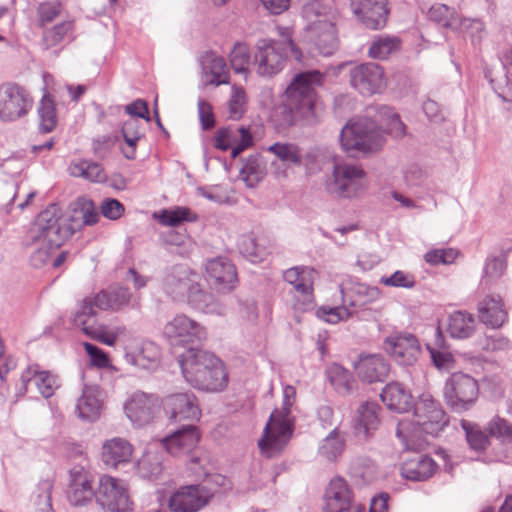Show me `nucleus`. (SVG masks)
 <instances>
[{
    "mask_svg": "<svg viewBox=\"0 0 512 512\" xmlns=\"http://www.w3.org/2000/svg\"><path fill=\"white\" fill-rule=\"evenodd\" d=\"M490 436L499 439L502 443L512 444V424L499 416H494L487 424Z\"/></svg>",
    "mask_w": 512,
    "mask_h": 512,
    "instance_id": "obj_58",
    "label": "nucleus"
},
{
    "mask_svg": "<svg viewBox=\"0 0 512 512\" xmlns=\"http://www.w3.org/2000/svg\"><path fill=\"white\" fill-rule=\"evenodd\" d=\"M381 400L393 411L405 413L412 407L413 397L409 390L398 382L388 383L382 390Z\"/></svg>",
    "mask_w": 512,
    "mask_h": 512,
    "instance_id": "obj_32",
    "label": "nucleus"
},
{
    "mask_svg": "<svg viewBox=\"0 0 512 512\" xmlns=\"http://www.w3.org/2000/svg\"><path fill=\"white\" fill-rule=\"evenodd\" d=\"M63 5L60 1H45L37 6V26L45 28L60 16Z\"/></svg>",
    "mask_w": 512,
    "mask_h": 512,
    "instance_id": "obj_57",
    "label": "nucleus"
},
{
    "mask_svg": "<svg viewBox=\"0 0 512 512\" xmlns=\"http://www.w3.org/2000/svg\"><path fill=\"white\" fill-rule=\"evenodd\" d=\"M75 232L74 227L57 204L49 205L39 213L28 232L30 244H49L52 248L61 247Z\"/></svg>",
    "mask_w": 512,
    "mask_h": 512,
    "instance_id": "obj_5",
    "label": "nucleus"
},
{
    "mask_svg": "<svg viewBox=\"0 0 512 512\" xmlns=\"http://www.w3.org/2000/svg\"><path fill=\"white\" fill-rule=\"evenodd\" d=\"M341 293L344 305L337 307H320L317 310V316L319 318L327 323L336 324L340 321H345L352 316V312L346 305L348 303L347 294L343 290H341Z\"/></svg>",
    "mask_w": 512,
    "mask_h": 512,
    "instance_id": "obj_55",
    "label": "nucleus"
},
{
    "mask_svg": "<svg viewBox=\"0 0 512 512\" xmlns=\"http://www.w3.org/2000/svg\"><path fill=\"white\" fill-rule=\"evenodd\" d=\"M195 278L199 276L188 267L178 265L172 267L164 275L161 287L163 292L173 301L185 299Z\"/></svg>",
    "mask_w": 512,
    "mask_h": 512,
    "instance_id": "obj_21",
    "label": "nucleus"
},
{
    "mask_svg": "<svg viewBox=\"0 0 512 512\" xmlns=\"http://www.w3.org/2000/svg\"><path fill=\"white\" fill-rule=\"evenodd\" d=\"M94 475L82 466H75L69 471L66 491L67 500L73 506H85L95 496Z\"/></svg>",
    "mask_w": 512,
    "mask_h": 512,
    "instance_id": "obj_18",
    "label": "nucleus"
},
{
    "mask_svg": "<svg viewBox=\"0 0 512 512\" xmlns=\"http://www.w3.org/2000/svg\"><path fill=\"white\" fill-rule=\"evenodd\" d=\"M454 30L460 31L469 36L473 43L479 42L485 34V26L480 19L459 17Z\"/></svg>",
    "mask_w": 512,
    "mask_h": 512,
    "instance_id": "obj_60",
    "label": "nucleus"
},
{
    "mask_svg": "<svg viewBox=\"0 0 512 512\" xmlns=\"http://www.w3.org/2000/svg\"><path fill=\"white\" fill-rule=\"evenodd\" d=\"M249 64V47L241 42L236 43L230 53V65L232 69L238 74H243L246 78L250 72Z\"/></svg>",
    "mask_w": 512,
    "mask_h": 512,
    "instance_id": "obj_54",
    "label": "nucleus"
},
{
    "mask_svg": "<svg viewBox=\"0 0 512 512\" xmlns=\"http://www.w3.org/2000/svg\"><path fill=\"white\" fill-rule=\"evenodd\" d=\"M383 349L402 366H412L421 354L418 339L409 332H394L386 336L383 340Z\"/></svg>",
    "mask_w": 512,
    "mask_h": 512,
    "instance_id": "obj_16",
    "label": "nucleus"
},
{
    "mask_svg": "<svg viewBox=\"0 0 512 512\" xmlns=\"http://www.w3.org/2000/svg\"><path fill=\"white\" fill-rule=\"evenodd\" d=\"M94 334V340H97L107 346H114L117 341L127 338L129 336V331L124 325H118L111 328H108L104 325H99L96 332H92Z\"/></svg>",
    "mask_w": 512,
    "mask_h": 512,
    "instance_id": "obj_56",
    "label": "nucleus"
},
{
    "mask_svg": "<svg viewBox=\"0 0 512 512\" xmlns=\"http://www.w3.org/2000/svg\"><path fill=\"white\" fill-rule=\"evenodd\" d=\"M460 426L465 432L466 440L471 449L475 451H483L488 447L490 443L489 437L478 425L462 419L460 421Z\"/></svg>",
    "mask_w": 512,
    "mask_h": 512,
    "instance_id": "obj_52",
    "label": "nucleus"
},
{
    "mask_svg": "<svg viewBox=\"0 0 512 512\" xmlns=\"http://www.w3.org/2000/svg\"><path fill=\"white\" fill-rule=\"evenodd\" d=\"M163 335L173 346L201 343L207 338L204 326L185 314H177L163 328Z\"/></svg>",
    "mask_w": 512,
    "mask_h": 512,
    "instance_id": "obj_11",
    "label": "nucleus"
},
{
    "mask_svg": "<svg viewBox=\"0 0 512 512\" xmlns=\"http://www.w3.org/2000/svg\"><path fill=\"white\" fill-rule=\"evenodd\" d=\"M358 376L368 382H382L389 374L390 366L382 355L373 354L360 358L355 365Z\"/></svg>",
    "mask_w": 512,
    "mask_h": 512,
    "instance_id": "obj_29",
    "label": "nucleus"
},
{
    "mask_svg": "<svg viewBox=\"0 0 512 512\" xmlns=\"http://www.w3.org/2000/svg\"><path fill=\"white\" fill-rule=\"evenodd\" d=\"M267 151L286 166H300L302 164V150L294 143L276 142L270 145Z\"/></svg>",
    "mask_w": 512,
    "mask_h": 512,
    "instance_id": "obj_43",
    "label": "nucleus"
},
{
    "mask_svg": "<svg viewBox=\"0 0 512 512\" xmlns=\"http://www.w3.org/2000/svg\"><path fill=\"white\" fill-rule=\"evenodd\" d=\"M349 76L352 87L364 96L382 93L386 88L384 71L374 63L354 66L350 69Z\"/></svg>",
    "mask_w": 512,
    "mask_h": 512,
    "instance_id": "obj_17",
    "label": "nucleus"
},
{
    "mask_svg": "<svg viewBox=\"0 0 512 512\" xmlns=\"http://www.w3.org/2000/svg\"><path fill=\"white\" fill-rule=\"evenodd\" d=\"M345 449L344 434L335 427L321 442L318 455L329 462H334Z\"/></svg>",
    "mask_w": 512,
    "mask_h": 512,
    "instance_id": "obj_40",
    "label": "nucleus"
},
{
    "mask_svg": "<svg viewBox=\"0 0 512 512\" xmlns=\"http://www.w3.org/2000/svg\"><path fill=\"white\" fill-rule=\"evenodd\" d=\"M40 118V130L44 133H49L57 125V114L54 101L48 94H45L38 108Z\"/></svg>",
    "mask_w": 512,
    "mask_h": 512,
    "instance_id": "obj_51",
    "label": "nucleus"
},
{
    "mask_svg": "<svg viewBox=\"0 0 512 512\" xmlns=\"http://www.w3.org/2000/svg\"><path fill=\"white\" fill-rule=\"evenodd\" d=\"M199 278H195L185 299L187 303L194 309L207 314H221L222 306L215 297L204 290L198 282Z\"/></svg>",
    "mask_w": 512,
    "mask_h": 512,
    "instance_id": "obj_33",
    "label": "nucleus"
},
{
    "mask_svg": "<svg viewBox=\"0 0 512 512\" xmlns=\"http://www.w3.org/2000/svg\"><path fill=\"white\" fill-rule=\"evenodd\" d=\"M69 173L73 177H81L91 182L101 183L107 176L102 166L96 162L87 160L74 161L69 165Z\"/></svg>",
    "mask_w": 512,
    "mask_h": 512,
    "instance_id": "obj_42",
    "label": "nucleus"
},
{
    "mask_svg": "<svg viewBox=\"0 0 512 512\" xmlns=\"http://www.w3.org/2000/svg\"><path fill=\"white\" fill-rule=\"evenodd\" d=\"M478 397V382L466 373H452L444 383V401L455 413H463L471 410L475 406Z\"/></svg>",
    "mask_w": 512,
    "mask_h": 512,
    "instance_id": "obj_10",
    "label": "nucleus"
},
{
    "mask_svg": "<svg viewBox=\"0 0 512 512\" xmlns=\"http://www.w3.org/2000/svg\"><path fill=\"white\" fill-rule=\"evenodd\" d=\"M33 100L25 88L16 83L0 85V118L13 121L23 117L32 108Z\"/></svg>",
    "mask_w": 512,
    "mask_h": 512,
    "instance_id": "obj_15",
    "label": "nucleus"
},
{
    "mask_svg": "<svg viewBox=\"0 0 512 512\" xmlns=\"http://www.w3.org/2000/svg\"><path fill=\"white\" fill-rule=\"evenodd\" d=\"M436 462L427 455H415L406 459L400 468L401 476L411 481H426L433 476Z\"/></svg>",
    "mask_w": 512,
    "mask_h": 512,
    "instance_id": "obj_30",
    "label": "nucleus"
},
{
    "mask_svg": "<svg viewBox=\"0 0 512 512\" xmlns=\"http://www.w3.org/2000/svg\"><path fill=\"white\" fill-rule=\"evenodd\" d=\"M351 291L354 299L348 300L350 307H362L376 302L382 296L381 290L376 286H369L364 283H355Z\"/></svg>",
    "mask_w": 512,
    "mask_h": 512,
    "instance_id": "obj_47",
    "label": "nucleus"
},
{
    "mask_svg": "<svg viewBox=\"0 0 512 512\" xmlns=\"http://www.w3.org/2000/svg\"><path fill=\"white\" fill-rule=\"evenodd\" d=\"M329 377L332 384L341 392L348 393L353 384L352 376L342 366L334 365L329 370Z\"/></svg>",
    "mask_w": 512,
    "mask_h": 512,
    "instance_id": "obj_63",
    "label": "nucleus"
},
{
    "mask_svg": "<svg viewBox=\"0 0 512 512\" xmlns=\"http://www.w3.org/2000/svg\"><path fill=\"white\" fill-rule=\"evenodd\" d=\"M476 331V319L467 311H455L448 316L447 332L455 339L470 338Z\"/></svg>",
    "mask_w": 512,
    "mask_h": 512,
    "instance_id": "obj_36",
    "label": "nucleus"
},
{
    "mask_svg": "<svg viewBox=\"0 0 512 512\" xmlns=\"http://www.w3.org/2000/svg\"><path fill=\"white\" fill-rule=\"evenodd\" d=\"M200 440L198 428L191 424H184L180 429L162 439L164 449L174 456H181L193 451Z\"/></svg>",
    "mask_w": 512,
    "mask_h": 512,
    "instance_id": "obj_22",
    "label": "nucleus"
},
{
    "mask_svg": "<svg viewBox=\"0 0 512 512\" xmlns=\"http://www.w3.org/2000/svg\"><path fill=\"white\" fill-rule=\"evenodd\" d=\"M198 215L187 207H175L165 209L158 215V220L162 225L176 227L183 222H195Z\"/></svg>",
    "mask_w": 512,
    "mask_h": 512,
    "instance_id": "obj_48",
    "label": "nucleus"
},
{
    "mask_svg": "<svg viewBox=\"0 0 512 512\" xmlns=\"http://www.w3.org/2000/svg\"><path fill=\"white\" fill-rule=\"evenodd\" d=\"M353 502V493L341 477L333 478L325 492L324 512H348Z\"/></svg>",
    "mask_w": 512,
    "mask_h": 512,
    "instance_id": "obj_23",
    "label": "nucleus"
},
{
    "mask_svg": "<svg viewBox=\"0 0 512 512\" xmlns=\"http://www.w3.org/2000/svg\"><path fill=\"white\" fill-rule=\"evenodd\" d=\"M74 30L73 20H65L45 28L41 38L43 47L48 50L60 45L67 38H73Z\"/></svg>",
    "mask_w": 512,
    "mask_h": 512,
    "instance_id": "obj_39",
    "label": "nucleus"
},
{
    "mask_svg": "<svg viewBox=\"0 0 512 512\" xmlns=\"http://www.w3.org/2000/svg\"><path fill=\"white\" fill-rule=\"evenodd\" d=\"M284 401L281 411L275 410L267 422L262 438L258 441V447L267 458L280 454L288 443L291 434V423L288 418L290 408L296 398V390L293 386H286L283 390Z\"/></svg>",
    "mask_w": 512,
    "mask_h": 512,
    "instance_id": "obj_4",
    "label": "nucleus"
},
{
    "mask_svg": "<svg viewBox=\"0 0 512 512\" xmlns=\"http://www.w3.org/2000/svg\"><path fill=\"white\" fill-rule=\"evenodd\" d=\"M379 282L387 287L412 289L416 285L415 276L403 270H397L390 276H382Z\"/></svg>",
    "mask_w": 512,
    "mask_h": 512,
    "instance_id": "obj_62",
    "label": "nucleus"
},
{
    "mask_svg": "<svg viewBox=\"0 0 512 512\" xmlns=\"http://www.w3.org/2000/svg\"><path fill=\"white\" fill-rule=\"evenodd\" d=\"M381 407L374 401H365L356 409L354 417L355 433L368 438L380 425Z\"/></svg>",
    "mask_w": 512,
    "mask_h": 512,
    "instance_id": "obj_25",
    "label": "nucleus"
},
{
    "mask_svg": "<svg viewBox=\"0 0 512 512\" xmlns=\"http://www.w3.org/2000/svg\"><path fill=\"white\" fill-rule=\"evenodd\" d=\"M385 141L382 129L375 121L366 118L347 123L340 133L341 146L346 152H375Z\"/></svg>",
    "mask_w": 512,
    "mask_h": 512,
    "instance_id": "obj_6",
    "label": "nucleus"
},
{
    "mask_svg": "<svg viewBox=\"0 0 512 512\" xmlns=\"http://www.w3.org/2000/svg\"><path fill=\"white\" fill-rule=\"evenodd\" d=\"M74 214L82 219L83 225H94L99 221L97 207L91 199L80 197L72 203Z\"/></svg>",
    "mask_w": 512,
    "mask_h": 512,
    "instance_id": "obj_53",
    "label": "nucleus"
},
{
    "mask_svg": "<svg viewBox=\"0 0 512 512\" xmlns=\"http://www.w3.org/2000/svg\"><path fill=\"white\" fill-rule=\"evenodd\" d=\"M208 280L218 289L231 290L237 281L236 268L227 258L218 257L206 263Z\"/></svg>",
    "mask_w": 512,
    "mask_h": 512,
    "instance_id": "obj_24",
    "label": "nucleus"
},
{
    "mask_svg": "<svg viewBox=\"0 0 512 512\" xmlns=\"http://www.w3.org/2000/svg\"><path fill=\"white\" fill-rule=\"evenodd\" d=\"M203 70L210 75L208 84L219 86L229 83L227 65L223 57L207 52L202 59Z\"/></svg>",
    "mask_w": 512,
    "mask_h": 512,
    "instance_id": "obj_38",
    "label": "nucleus"
},
{
    "mask_svg": "<svg viewBox=\"0 0 512 512\" xmlns=\"http://www.w3.org/2000/svg\"><path fill=\"white\" fill-rule=\"evenodd\" d=\"M159 346L149 340H143L135 354V364L144 369H152L160 362Z\"/></svg>",
    "mask_w": 512,
    "mask_h": 512,
    "instance_id": "obj_46",
    "label": "nucleus"
},
{
    "mask_svg": "<svg viewBox=\"0 0 512 512\" xmlns=\"http://www.w3.org/2000/svg\"><path fill=\"white\" fill-rule=\"evenodd\" d=\"M96 500L105 512H129L132 502L126 484L109 475L99 479Z\"/></svg>",
    "mask_w": 512,
    "mask_h": 512,
    "instance_id": "obj_12",
    "label": "nucleus"
},
{
    "mask_svg": "<svg viewBox=\"0 0 512 512\" xmlns=\"http://www.w3.org/2000/svg\"><path fill=\"white\" fill-rule=\"evenodd\" d=\"M431 20L441 24L443 27L453 29L456 27L459 16L454 9L445 4H435L429 9Z\"/></svg>",
    "mask_w": 512,
    "mask_h": 512,
    "instance_id": "obj_59",
    "label": "nucleus"
},
{
    "mask_svg": "<svg viewBox=\"0 0 512 512\" xmlns=\"http://www.w3.org/2000/svg\"><path fill=\"white\" fill-rule=\"evenodd\" d=\"M133 451V446L126 439L115 437L103 443L102 460L106 466L117 469L132 460Z\"/></svg>",
    "mask_w": 512,
    "mask_h": 512,
    "instance_id": "obj_27",
    "label": "nucleus"
},
{
    "mask_svg": "<svg viewBox=\"0 0 512 512\" xmlns=\"http://www.w3.org/2000/svg\"><path fill=\"white\" fill-rule=\"evenodd\" d=\"M240 252L251 262H260L264 259L266 252L260 248L255 239L247 237L239 244Z\"/></svg>",
    "mask_w": 512,
    "mask_h": 512,
    "instance_id": "obj_64",
    "label": "nucleus"
},
{
    "mask_svg": "<svg viewBox=\"0 0 512 512\" xmlns=\"http://www.w3.org/2000/svg\"><path fill=\"white\" fill-rule=\"evenodd\" d=\"M315 275L316 271L311 267L295 266L287 269L283 274V278L293 286L297 293L310 301L313 294Z\"/></svg>",
    "mask_w": 512,
    "mask_h": 512,
    "instance_id": "obj_31",
    "label": "nucleus"
},
{
    "mask_svg": "<svg viewBox=\"0 0 512 512\" xmlns=\"http://www.w3.org/2000/svg\"><path fill=\"white\" fill-rule=\"evenodd\" d=\"M96 306L94 305V297L85 298L73 316V324L80 327L82 332L93 338L99 325L96 323Z\"/></svg>",
    "mask_w": 512,
    "mask_h": 512,
    "instance_id": "obj_37",
    "label": "nucleus"
},
{
    "mask_svg": "<svg viewBox=\"0 0 512 512\" xmlns=\"http://www.w3.org/2000/svg\"><path fill=\"white\" fill-rule=\"evenodd\" d=\"M161 406L172 423L194 422L201 417L199 402L190 391L172 393L161 400Z\"/></svg>",
    "mask_w": 512,
    "mask_h": 512,
    "instance_id": "obj_13",
    "label": "nucleus"
},
{
    "mask_svg": "<svg viewBox=\"0 0 512 512\" xmlns=\"http://www.w3.org/2000/svg\"><path fill=\"white\" fill-rule=\"evenodd\" d=\"M318 2H310L303 6V17L308 21L307 33L309 40L314 44L320 54L332 55L337 47L338 40L335 25L326 19L320 11Z\"/></svg>",
    "mask_w": 512,
    "mask_h": 512,
    "instance_id": "obj_9",
    "label": "nucleus"
},
{
    "mask_svg": "<svg viewBox=\"0 0 512 512\" xmlns=\"http://www.w3.org/2000/svg\"><path fill=\"white\" fill-rule=\"evenodd\" d=\"M246 110V94L243 88L233 85L228 102L229 118L239 120Z\"/></svg>",
    "mask_w": 512,
    "mask_h": 512,
    "instance_id": "obj_61",
    "label": "nucleus"
},
{
    "mask_svg": "<svg viewBox=\"0 0 512 512\" xmlns=\"http://www.w3.org/2000/svg\"><path fill=\"white\" fill-rule=\"evenodd\" d=\"M161 401L154 394L135 391L125 400L123 409L126 417L136 427L150 424L160 412Z\"/></svg>",
    "mask_w": 512,
    "mask_h": 512,
    "instance_id": "obj_14",
    "label": "nucleus"
},
{
    "mask_svg": "<svg viewBox=\"0 0 512 512\" xmlns=\"http://www.w3.org/2000/svg\"><path fill=\"white\" fill-rule=\"evenodd\" d=\"M326 188L328 192L340 198H359L369 188L367 173L358 164L335 163Z\"/></svg>",
    "mask_w": 512,
    "mask_h": 512,
    "instance_id": "obj_8",
    "label": "nucleus"
},
{
    "mask_svg": "<svg viewBox=\"0 0 512 512\" xmlns=\"http://www.w3.org/2000/svg\"><path fill=\"white\" fill-rule=\"evenodd\" d=\"M162 453L157 450H148L137 462L139 475L147 479H156L162 473Z\"/></svg>",
    "mask_w": 512,
    "mask_h": 512,
    "instance_id": "obj_44",
    "label": "nucleus"
},
{
    "mask_svg": "<svg viewBox=\"0 0 512 512\" xmlns=\"http://www.w3.org/2000/svg\"><path fill=\"white\" fill-rule=\"evenodd\" d=\"M100 390L96 385H86L81 397L78 399L76 410L78 416L88 421L96 420L102 408V402L99 398Z\"/></svg>",
    "mask_w": 512,
    "mask_h": 512,
    "instance_id": "obj_34",
    "label": "nucleus"
},
{
    "mask_svg": "<svg viewBox=\"0 0 512 512\" xmlns=\"http://www.w3.org/2000/svg\"><path fill=\"white\" fill-rule=\"evenodd\" d=\"M93 297L97 309L119 311L128 306L132 294L126 287H117L110 291H101Z\"/></svg>",
    "mask_w": 512,
    "mask_h": 512,
    "instance_id": "obj_35",
    "label": "nucleus"
},
{
    "mask_svg": "<svg viewBox=\"0 0 512 512\" xmlns=\"http://www.w3.org/2000/svg\"><path fill=\"white\" fill-rule=\"evenodd\" d=\"M478 316L480 321L488 327L499 328L507 320V311L499 295L485 296L478 303Z\"/></svg>",
    "mask_w": 512,
    "mask_h": 512,
    "instance_id": "obj_28",
    "label": "nucleus"
},
{
    "mask_svg": "<svg viewBox=\"0 0 512 512\" xmlns=\"http://www.w3.org/2000/svg\"><path fill=\"white\" fill-rule=\"evenodd\" d=\"M326 74L319 70L297 73L284 93L283 113L289 125L312 126L320 121L323 107L316 88L324 84Z\"/></svg>",
    "mask_w": 512,
    "mask_h": 512,
    "instance_id": "obj_1",
    "label": "nucleus"
},
{
    "mask_svg": "<svg viewBox=\"0 0 512 512\" xmlns=\"http://www.w3.org/2000/svg\"><path fill=\"white\" fill-rule=\"evenodd\" d=\"M140 126V121L133 117H130L122 125L121 133L127 144V148L123 149V154L127 159L135 158L136 145L143 136Z\"/></svg>",
    "mask_w": 512,
    "mask_h": 512,
    "instance_id": "obj_45",
    "label": "nucleus"
},
{
    "mask_svg": "<svg viewBox=\"0 0 512 512\" xmlns=\"http://www.w3.org/2000/svg\"><path fill=\"white\" fill-rule=\"evenodd\" d=\"M214 142L217 149L231 150L232 158H236L253 145V137L249 129L244 126H229L217 130Z\"/></svg>",
    "mask_w": 512,
    "mask_h": 512,
    "instance_id": "obj_20",
    "label": "nucleus"
},
{
    "mask_svg": "<svg viewBox=\"0 0 512 512\" xmlns=\"http://www.w3.org/2000/svg\"><path fill=\"white\" fill-rule=\"evenodd\" d=\"M354 13L367 28L380 29L387 21V0H362Z\"/></svg>",
    "mask_w": 512,
    "mask_h": 512,
    "instance_id": "obj_26",
    "label": "nucleus"
},
{
    "mask_svg": "<svg viewBox=\"0 0 512 512\" xmlns=\"http://www.w3.org/2000/svg\"><path fill=\"white\" fill-rule=\"evenodd\" d=\"M288 51L296 60L301 59V50L290 38L283 41L260 40L254 55L256 73L267 78L278 74L285 66Z\"/></svg>",
    "mask_w": 512,
    "mask_h": 512,
    "instance_id": "obj_7",
    "label": "nucleus"
},
{
    "mask_svg": "<svg viewBox=\"0 0 512 512\" xmlns=\"http://www.w3.org/2000/svg\"><path fill=\"white\" fill-rule=\"evenodd\" d=\"M212 494L201 485L180 487L169 499L171 512H198L210 501Z\"/></svg>",
    "mask_w": 512,
    "mask_h": 512,
    "instance_id": "obj_19",
    "label": "nucleus"
},
{
    "mask_svg": "<svg viewBox=\"0 0 512 512\" xmlns=\"http://www.w3.org/2000/svg\"><path fill=\"white\" fill-rule=\"evenodd\" d=\"M185 380L193 387L206 391H220L228 382V374L221 359L215 354L188 349L179 357Z\"/></svg>",
    "mask_w": 512,
    "mask_h": 512,
    "instance_id": "obj_3",
    "label": "nucleus"
},
{
    "mask_svg": "<svg viewBox=\"0 0 512 512\" xmlns=\"http://www.w3.org/2000/svg\"><path fill=\"white\" fill-rule=\"evenodd\" d=\"M400 41L397 37L377 36L369 48V56L374 59H386L391 53L397 51Z\"/></svg>",
    "mask_w": 512,
    "mask_h": 512,
    "instance_id": "obj_50",
    "label": "nucleus"
},
{
    "mask_svg": "<svg viewBox=\"0 0 512 512\" xmlns=\"http://www.w3.org/2000/svg\"><path fill=\"white\" fill-rule=\"evenodd\" d=\"M240 174L247 186L256 185L265 175V166L261 157L258 154L250 155L240 170Z\"/></svg>",
    "mask_w": 512,
    "mask_h": 512,
    "instance_id": "obj_49",
    "label": "nucleus"
},
{
    "mask_svg": "<svg viewBox=\"0 0 512 512\" xmlns=\"http://www.w3.org/2000/svg\"><path fill=\"white\" fill-rule=\"evenodd\" d=\"M413 423L404 419L398 422L396 436L406 450H420L425 445L421 432L437 436L447 425L446 414L439 401L423 393L414 404Z\"/></svg>",
    "mask_w": 512,
    "mask_h": 512,
    "instance_id": "obj_2",
    "label": "nucleus"
},
{
    "mask_svg": "<svg viewBox=\"0 0 512 512\" xmlns=\"http://www.w3.org/2000/svg\"><path fill=\"white\" fill-rule=\"evenodd\" d=\"M33 380L39 392L44 398L51 397L59 387L58 379L48 371H38L36 368L29 367L27 375H22L23 383Z\"/></svg>",
    "mask_w": 512,
    "mask_h": 512,
    "instance_id": "obj_41",
    "label": "nucleus"
}]
</instances>
